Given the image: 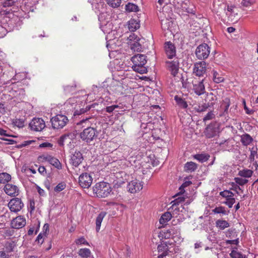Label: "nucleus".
Segmentation results:
<instances>
[{
  "label": "nucleus",
  "mask_w": 258,
  "mask_h": 258,
  "mask_svg": "<svg viewBox=\"0 0 258 258\" xmlns=\"http://www.w3.org/2000/svg\"><path fill=\"white\" fill-rule=\"evenodd\" d=\"M92 119V118L91 117H86L83 118L77 123L78 125H80L83 126H86L87 127L81 132L80 134L81 139L87 143L91 142L98 136V132L97 130L93 127L89 126L91 124L90 120Z\"/></svg>",
  "instance_id": "1"
},
{
  "label": "nucleus",
  "mask_w": 258,
  "mask_h": 258,
  "mask_svg": "<svg viewBox=\"0 0 258 258\" xmlns=\"http://www.w3.org/2000/svg\"><path fill=\"white\" fill-rule=\"evenodd\" d=\"M132 61L133 63L132 68L134 71L141 74L147 72V69L145 67L147 62L146 56L141 54L135 55L132 57Z\"/></svg>",
  "instance_id": "2"
},
{
  "label": "nucleus",
  "mask_w": 258,
  "mask_h": 258,
  "mask_svg": "<svg viewBox=\"0 0 258 258\" xmlns=\"http://www.w3.org/2000/svg\"><path fill=\"white\" fill-rule=\"evenodd\" d=\"M93 192L99 198L107 197L111 191L110 184L105 182L97 183L93 187Z\"/></svg>",
  "instance_id": "3"
},
{
  "label": "nucleus",
  "mask_w": 258,
  "mask_h": 258,
  "mask_svg": "<svg viewBox=\"0 0 258 258\" xmlns=\"http://www.w3.org/2000/svg\"><path fill=\"white\" fill-rule=\"evenodd\" d=\"M52 126L54 129L63 128L68 121L67 117L64 115L57 114L51 119Z\"/></svg>",
  "instance_id": "4"
},
{
  "label": "nucleus",
  "mask_w": 258,
  "mask_h": 258,
  "mask_svg": "<svg viewBox=\"0 0 258 258\" xmlns=\"http://www.w3.org/2000/svg\"><path fill=\"white\" fill-rule=\"evenodd\" d=\"M210 53V47L206 43L199 45L195 51L196 55L199 59H205L209 56Z\"/></svg>",
  "instance_id": "5"
},
{
  "label": "nucleus",
  "mask_w": 258,
  "mask_h": 258,
  "mask_svg": "<svg viewBox=\"0 0 258 258\" xmlns=\"http://www.w3.org/2000/svg\"><path fill=\"white\" fill-rule=\"evenodd\" d=\"M207 63L204 61L196 62L193 68V74L198 77L206 76Z\"/></svg>",
  "instance_id": "6"
},
{
  "label": "nucleus",
  "mask_w": 258,
  "mask_h": 258,
  "mask_svg": "<svg viewBox=\"0 0 258 258\" xmlns=\"http://www.w3.org/2000/svg\"><path fill=\"white\" fill-rule=\"evenodd\" d=\"M31 130L35 132H40L46 126L45 121L41 118H34L29 123Z\"/></svg>",
  "instance_id": "7"
},
{
  "label": "nucleus",
  "mask_w": 258,
  "mask_h": 258,
  "mask_svg": "<svg viewBox=\"0 0 258 258\" xmlns=\"http://www.w3.org/2000/svg\"><path fill=\"white\" fill-rule=\"evenodd\" d=\"M166 67L171 75L175 77L178 74L179 69V63L178 58H175L173 60L167 61Z\"/></svg>",
  "instance_id": "8"
},
{
  "label": "nucleus",
  "mask_w": 258,
  "mask_h": 258,
  "mask_svg": "<svg viewBox=\"0 0 258 258\" xmlns=\"http://www.w3.org/2000/svg\"><path fill=\"white\" fill-rule=\"evenodd\" d=\"M23 203L20 199L14 198L9 202L8 203V207H9L11 211L17 213L20 211L23 207Z\"/></svg>",
  "instance_id": "9"
},
{
  "label": "nucleus",
  "mask_w": 258,
  "mask_h": 258,
  "mask_svg": "<svg viewBox=\"0 0 258 258\" xmlns=\"http://www.w3.org/2000/svg\"><path fill=\"white\" fill-rule=\"evenodd\" d=\"M205 79H203L201 81L195 80L192 81V90L198 95L200 96L205 93V87L204 84Z\"/></svg>",
  "instance_id": "10"
},
{
  "label": "nucleus",
  "mask_w": 258,
  "mask_h": 258,
  "mask_svg": "<svg viewBox=\"0 0 258 258\" xmlns=\"http://www.w3.org/2000/svg\"><path fill=\"white\" fill-rule=\"evenodd\" d=\"M185 200V198L183 197H179L172 202L174 203L172 204L170 208L173 212V215L178 214L180 211L182 212V210H184V207L182 205H180L179 206V204L184 202Z\"/></svg>",
  "instance_id": "11"
},
{
  "label": "nucleus",
  "mask_w": 258,
  "mask_h": 258,
  "mask_svg": "<svg viewBox=\"0 0 258 258\" xmlns=\"http://www.w3.org/2000/svg\"><path fill=\"white\" fill-rule=\"evenodd\" d=\"M79 182L80 186L83 188H88L92 184V178L87 173H82L79 176Z\"/></svg>",
  "instance_id": "12"
},
{
  "label": "nucleus",
  "mask_w": 258,
  "mask_h": 258,
  "mask_svg": "<svg viewBox=\"0 0 258 258\" xmlns=\"http://www.w3.org/2000/svg\"><path fill=\"white\" fill-rule=\"evenodd\" d=\"M143 184L140 181L135 179L131 181L127 185L128 191L131 193H136L143 188Z\"/></svg>",
  "instance_id": "13"
},
{
  "label": "nucleus",
  "mask_w": 258,
  "mask_h": 258,
  "mask_svg": "<svg viewBox=\"0 0 258 258\" xmlns=\"http://www.w3.org/2000/svg\"><path fill=\"white\" fill-rule=\"evenodd\" d=\"M26 225V220L22 216H18L11 222V227L15 229H20Z\"/></svg>",
  "instance_id": "14"
},
{
  "label": "nucleus",
  "mask_w": 258,
  "mask_h": 258,
  "mask_svg": "<svg viewBox=\"0 0 258 258\" xmlns=\"http://www.w3.org/2000/svg\"><path fill=\"white\" fill-rule=\"evenodd\" d=\"M164 48L165 53L169 58H172L175 55V47L171 42H166L165 43Z\"/></svg>",
  "instance_id": "15"
},
{
  "label": "nucleus",
  "mask_w": 258,
  "mask_h": 258,
  "mask_svg": "<svg viewBox=\"0 0 258 258\" xmlns=\"http://www.w3.org/2000/svg\"><path fill=\"white\" fill-rule=\"evenodd\" d=\"M83 159L82 154L80 151H76L72 154L71 159V163L75 167H77L82 162Z\"/></svg>",
  "instance_id": "16"
},
{
  "label": "nucleus",
  "mask_w": 258,
  "mask_h": 258,
  "mask_svg": "<svg viewBox=\"0 0 258 258\" xmlns=\"http://www.w3.org/2000/svg\"><path fill=\"white\" fill-rule=\"evenodd\" d=\"M4 190L8 195L14 197L18 195L19 191L17 186L9 183L6 184Z\"/></svg>",
  "instance_id": "17"
},
{
  "label": "nucleus",
  "mask_w": 258,
  "mask_h": 258,
  "mask_svg": "<svg viewBox=\"0 0 258 258\" xmlns=\"http://www.w3.org/2000/svg\"><path fill=\"white\" fill-rule=\"evenodd\" d=\"M157 249L159 253L157 256L158 258H163L168 253V247L165 243H162L159 245Z\"/></svg>",
  "instance_id": "18"
},
{
  "label": "nucleus",
  "mask_w": 258,
  "mask_h": 258,
  "mask_svg": "<svg viewBox=\"0 0 258 258\" xmlns=\"http://www.w3.org/2000/svg\"><path fill=\"white\" fill-rule=\"evenodd\" d=\"M16 85H13V86L12 87V91L11 93L12 95L14 96V97L17 98L18 99L22 100L24 99L25 96V90L23 89H19L17 90H14Z\"/></svg>",
  "instance_id": "19"
},
{
  "label": "nucleus",
  "mask_w": 258,
  "mask_h": 258,
  "mask_svg": "<svg viewBox=\"0 0 258 258\" xmlns=\"http://www.w3.org/2000/svg\"><path fill=\"white\" fill-rule=\"evenodd\" d=\"M116 179V184L121 185L125 182L126 180V175L124 172H119L114 175Z\"/></svg>",
  "instance_id": "20"
},
{
  "label": "nucleus",
  "mask_w": 258,
  "mask_h": 258,
  "mask_svg": "<svg viewBox=\"0 0 258 258\" xmlns=\"http://www.w3.org/2000/svg\"><path fill=\"white\" fill-rule=\"evenodd\" d=\"M40 158H42L45 161L48 162L50 164L55 166L56 167H58L60 165V162L58 160L51 156L49 155L46 156H42L40 157Z\"/></svg>",
  "instance_id": "21"
},
{
  "label": "nucleus",
  "mask_w": 258,
  "mask_h": 258,
  "mask_svg": "<svg viewBox=\"0 0 258 258\" xmlns=\"http://www.w3.org/2000/svg\"><path fill=\"white\" fill-rule=\"evenodd\" d=\"M205 136L208 138H211L217 134L216 130L212 125H208L204 132Z\"/></svg>",
  "instance_id": "22"
},
{
  "label": "nucleus",
  "mask_w": 258,
  "mask_h": 258,
  "mask_svg": "<svg viewBox=\"0 0 258 258\" xmlns=\"http://www.w3.org/2000/svg\"><path fill=\"white\" fill-rule=\"evenodd\" d=\"M128 28L131 31H135L140 28V23L137 20L132 19L128 22Z\"/></svg>",
  "instance_id": "23"
},
{
  "label": "nucleus",
  "mask_w": 258,
  "mask_h": 258,
  "mask_svg": "<svg viewBox=\"0 0 258 258\" xmlns=\"http://www.w3.org/2000/svg\"><path fill=\"white\" fill-rule=\"evenodd\" d=\"M252 141V138L248 134H243L241 136L240 141L243 146H247L249 145Z\"/></svg>",
  "instance_id": "24"
},
{
  "label": "nucleus",
  "mask_w": 258,
  "mask_h": 258,
  "mask_svg": "<svg viewBox=\"0 0 258 258\" xmlns=\"http://www.w3.org/2000/svg\"><path fill=\"white\" fill-rule=\"evenodd\" d=\"M197 168V165L193 162H187L184 166V170L187 172H192Z\"/></svg>",
  "instance_id": "25"
},
{
  "label": "nucleus",
  "mask_w": 258,
  "mask_h": 258,
  "mask_svg": "<svg viewBox=\"0 0 258 258\" xmlns=\"http://www.w3.org/2000/svg\"><path fill=\"white\" fill-rule=\"evenodd\" d=\"M106 213L105 212H101L97 217L96 219V230L97 232L100 230L101 223Z\"/></svg>",
  "instance_id": "26"
},
{
  "label": "nucleus",
  "mask_w": 258,
  "mask_h": 258,
  "mask_svg": "<svg viewBox=\"0 0 258 258\" xmlns=\"http://www.w3.org/2000/svg\"><path fill=\"white\" fill-rule=\"evenodd\" d=\"M253 172V171L250 169H244L239 170L238 175L242 177L249 178L252 176Z\"/></svg>",
  "instance_id": "27"
},
{
  "label": "nucleus",
  "mask_w": 258,
  "mask_h": 258,
  "mask_svg": "<svg viewBox=\"0 0 258 258\" xmlns=\"http://www.w3.org/2000/svg\"><path fill=\"white\" fill-rule=\"evenodd\" d=\"M217 100V97L212 93H210L207 94L206 101L207 102V104L209 105V107L213 106Z\"/></svg>",
  "instance_id": "28"
},
{
  "label": "nucleus",
  "mask_w": 258,
  "mask_h": 258,
  "mask_svg": "<svg viewBox=\"0 0 258 258\" xmlns=\"http://www.w3.org/2000/svg\"><path fill=\"white\" fill-rule=\"evenodd\" d=\"M171 217L172 215L170 212H165L160 218L159 222L161 224H165L171 219Z\"/></svg>",
  "instance_id": "29"
},
{
  "label": "nucleus",
  "mask_w": 258,
  "mask_h": 258,
  "mask_svg": "<svg viewBox=\"0 0 258 258\" xmlns=\"http://www.w3.org/2000/svg\"><path fill=\"white\" fill-rule=\"evenodd\" d=\"M16 247V243L13 241H8L5 245V251L7 252L13 251Z\"/></svg>",
  "instance_id": "30"
},
{
  "label": "nucleus",
  "mask_w": 258,
  "mask_h": 258,
  "mask_svg": "<svg viewBox=\"0 0 258 258\" xmlns=\"http://www.w3.org/2000/svg\"><path fill=\"white\" fill-rule=\"evenodd\" d=\"M216 226L221 230H224L229 227V224L225 220H218L216 222Z\"/></svg>",
  "instance_id": "31"
},
{
  "label": "nucleus",
  "mask_w": 258,
  "mask_h": 258,
  "mask_svg": "<svg viewBox=\"0 0 258 258\" xmlns=\"http://www.w3.org/2000/svg\"><path fill=\"white\" fill-rule=\"evenodd\" d=\"M91 251L87 248H81L78 251L79 255L83 258H88L91 255Z\"/></svg>",
  "instance_id": "32"
},
{
  "label": "nucleus",
  "mask_w": 258,
  "mask_h": 258,
  "mask_svg": "<svg viewBox=\"0 0 258 258\" xmlns=\"http://www.w3.org/2000/svg\"><path fill=\"white\" fill-rule=\"evenodd\" d=\"M257 147H253L250 149V154L249 157V159L251 161L257 160L258 159V154L257 153Z\"/></svg>",
  "instance_id": "33"
},
{
  "label": "nucleus",
  "mask_w": 258,
  "mask_h": 258,
  "mask_svg": "<svg viewBox=\"0 0 258 258\" xmlns=\"http://www.w3.org/2000/svg\"><path fill=\"white\" fill-rule=\"evenodd\" d=\"M174 99L176 101L177 105L181 108H186L187 107V104L186 102L184 100V99H182L181 97H178L177 96H175L174 97Z\"/></svg>",
  "instance_id": "34"
},
{
  "label": "nucleus",
  "mask_w": 258,
  "mask_h": 258,
  "mask_svg": "<svg viewBox=\"0 0 258 258\" xmlns=\"http://www.w3.org/2000/svg\"><path fill=\"white\" fill-rule=\"evenodd\" d=\"M130 47L131 49L134 51L140 52L142 49V45L139 41H135L133 42H131Z\"/></svg>",
  "instance_id": "35"
},
{
  "label": "nucleus",
  "mask_w": 258,
  "mask_h": 258,
  "mask_svg": "<svg viewBox=\"0 0 258 258\" xmlns=\"http://www.w3.org/2000/svg\"><path fill=\"white\" fill-rule=\"evenodd\" d=\"M194 158L201 162H204L208 160L210 156L206 154H196Z\"/></svg>",
  "instance_id": "36"
},
{
  "label": "nucleus",
  "mask_w": 258,
  "mask_h": 258,
  "mask_svg": "<svg viewBox=\"0 0 258 258\" xmlns=\"http://www.w3.org/2000/svg\"><path fill=\"white\" fill-rule=\"evenodd\" d=\"M125 9L128 12L139 11L138 7L136 5L130 3L125 5Z\"/></svg>",
  "instance_id": "37"
},
{
  "label": "nucleus",
  "mask_w": 258,
  "mask_h": 258,
  "mask_svg": "<svg viewBox=\"0 0 258 258\" xmlns=\"http://www.w3.org/2000/svg\"><path fill=\"white\" fill-rule=\"evenodd\" d=\"M11 179V175L6 172L0 173V183H5L8 182Z\"/></svg>",
  "instance_id": "38"
},
{
  "label": "nucleus",
  "mask_w": 258,
  "mask_h": 258,
  "mask_svg": "<svg viewBox=\"0 0 258 258\" xmlns=\"http://www.w3.org/2000/svg\"><path fill=\"white\" fill-rule=\"evenodd\" d=\"M106 2L111 7L116 8L120 6L121 0H106Z\"/></svg>",
  "instance_id": "39"
},
{
  "label": "nucleus",
  "mask_w": 258,
  "mask_h": 258,
  "mask_svg": "<svg viewBox=\"0 0 258 258\" xmlns=\"http://www.w3.org/2000/svg\"><path fill=\"white\" fill-rule=\"evenodd\" d=\"M220 195L222 197L226 198V200L233 198L234 194L231 191L225 190L220 192Z\"/></svg>",
  "instance_id": "40"
},
{
  "label": "nucleus",
  "mask_w": 258,
  "mask_h": 258,
  "mask_svg": "<svg viewBox=\"0 0 258 258\" xmlns=\"http://www.w3.org/2000/svg\"><path fill=\"white\" fill-rule=\"evenodd\" d=\"M213 80L216 83H220L224 81V78L217 72H213Z\"/></svg>",
  "instance_id": "41"
},
{
  "label": "nucleus",
  "mask_w": 258,
  "mask_h": 258,
  "mask_svg": "<svg viewBox=\"0 0 258 258\" xmlns=\"http://www.w3.org/2000/svg\"><path fill=\"white\" fill-rule=\"evenodd\" d=\"M209 107V105L204 103L202 105H199L195 107V109L198 112H202L205 111Z\"/></svg>",
  "instance_id": "42"
},
{
  "label": "nucleus",
  "mask_w": 258,
  "mask_h": 258,
  "mask_svg": "<svg viewBox=\"0 0 258 258\" xmlns=\"http://www.w3.org/2000/svg\"><path fill=\"white\" fill-rule=\"evenodd\" d=\"M235 182L239 185H243L247 183L248 181L247 179H243L240 177H235L234 178Z\"/></svg>",
  "instance_id": "43"
},
{
  "label": "nucleus",
  "mask_w": 258,
  "mask_h": 258,
  "mask_svg": "<svg viewBox=\"0 0 258 258\" xmlns=\"http://www.w3.org/2000/svg\"><path fill=\"white\" fill-rule=\"evenodd\" d=\"M66 187V184L64 182H61L59 183L55 187L54 191L55 192H60L63 190Z\"/></svg>",
  "instance_id": "44"
},
{
  "label": "nucleus",
  "mask_w": 258,
  "mask_h": 258,
  "mask_svg": "<svg viewBox=\"0 0 258 258\" xmlns=\"http://www.w3.org/2000/svg\"><path fill=\"white\" fill-rule=\"evenodd\" d=\"M230 105V99L226 98L223 101L222 106L224 107V112H227Z\"/></svg>",
  "instance_id": "45"
},
{
  "label": "nucleus",
  "mask_w": 258,
  "mask_h": 258,
  "mask_svg": "<svg viewBox=\"0 0 258 258\" xmlns=\"http://www.w3.org/2000/svg\"><path fill=\"white\" fill-rule=\"evenodd\" d=\"M15 4L14 0H4L3 6L4 7H10L14 6Z\"/></svg>",
  "instance_id": "46"
},
{
  "label": "nucleus",
  "mask_w": 258,
  "mask_h": 258,
  "mask_svg": "<svg viewBox=\"0 0 258 258\" xmlns=\"http://www.w3.org/2000/svg\"><path fill=\"white\" fill-rule=\"evenodd\" d=\"M213 212L214 213L217 214L222 213L224 215L226 214V211H225V208L223 207H217L213 210Z\"/></svg>",
  "instance_id": "47"
},
{
  "label": "nucleus",
  "mask_w": 258,
  "mask_h": 258,
  "mask_svg": "<svg viewBox=\"0 0 258 258\" xmlns=\"http://www.w3.org/2000/svg\"><path fill=\"white\" fill-rule=\"evenodd\" d=\"M69 138V135H63L60 137V138L57 141V143L60 146H63L64 145V143L65 140Z\"/></svg>",
  "instance_id": "48"
},
{
  "label": "nucleus",
  "mask_w": 258,
  "mask_h": 258,
  "mask_svg": "<svg viewBox=\"0 0 258 258\" xmlns=\"http://www.w3.org/2000/svg\"><path fill=\"white\" fill-rule=\"evenodd\" d=\"M128 40L130 44L131 42H133L135 41H139L140 40V39L135 34H132L128 37Z\"/></svg>",
  "instance_id": "49"
},
{
  "label": "nucleus",
  "mask_w": 258,
  "mask_h": 258,
  "mask_svg": "<svg viewBox=\"0 0 258 258\" xmlns=\"http://www.w3.org/2000/svg\"><path fill=\"white\" fill-rule=\"evenodd\" d=\"M235 202V198H232L230 199H227L226 201L224 202H223L224 204L227 205L229 208H231L232 207L233 205L234 204Z\"/></svg>",
  "instance_id": "50"
},
{
  "label": "nucleus",
  "mask_w": 258,
  "mask_h": 258,
  "mask_svg": "<svg viewBox=\"0 0 258 258\" xmlns=\"http://www.w3.org/2000/svg\"><path fill=\"white\" fill-rule=\"evenodd\" d=\"M75 88L76 85H67L64 87V90L66 93H68L75 91Z\"/></svg>",
  "instance_id": "51"
},
{
  "label": "nucleus",
  "mask_w": 258,
  "mask_h": 258,
  "mask_svg": "<svg viewBox=\"0 0 258 258\" xmlns=\"http://www.w3.org/2000/svg\"><path fill=\"white\" fill-rule=\"evenodd\" d=\"M231 185H232L231 189L235 191L237 194H239L238 190H241L242 192H243V190L235 182H232Z\"/></svg>",
  "instance_id": "52"
},
{
  "label": "nucleus",
  "mask_w": 258,
  "mask_h": 258,
  "mask_svg": "<svg viewBox=\"0 0 258 258\" xmlns=\"http://www.w3.org/2000/svg\"><path fill=\"white\" fill-rule=\"evenodd\" d=\"M76 243L78 245H80V244H83L85 245H88V242L83 237L76 239Z\"/></svg>",
  "instance_id": "53"
},
{
  "label": "nucleus",
  "mask_w": 258,
  "mask_h": 258,
  "mask_svg": "<svg viewBox=\"0 0 258 258\" xmlns=\"http://www.w3.org/2000/svg\"><path fill=\"white\" fill-rule=\"evenodd\" d=\"M45 234L40 233L37 237L36 239V242H37L38 244H42L44 241V236H45Z\"/></svg>",
  "instance_id": "54"
},
{
  "label": "nucleus",
  "mask_w": 258,
  "mask_h": 258,
  "mask_svg": "<svg viewBox=\"0 0 258 258\" xmlns=\"http://www.w3.org/2000/svg\"><path fill=\"white\" fill-rule=\"evenodd\" d=\"M241 254L240 252L233 250L230 253V255L232 258H239Z\"/></svg>",
  "instance_id": "55"
},
{
  "label": "nucleus",
  "mask_w": 258,
  "mask_h": 258,
  "mask_svg": "<svg viewBox=\"0 0 258 258\" xmlns=\"http://www.w3.org/2000/svg\"><path fill=\"white\" fill-rule=\"evenodd\" d=\"M214 117V114L212 112H208L206 115L203 118L204 121H206L208 120H210L212 119Z\"/></svg>",
  "instance_id": "56"
},
{
  "label": "nucleus",
  "mask_w": 258,
  "mask_h": 258,
  "mask_svg": "<svg viewBox=\"0 0 258 258\" xmlns=\"http://www.w3.org/2000/svg\"><path fill=\"white\" fill-rule=\"evenodd\" d=\"M90 109V107H89L88 108V110H89ZM87 110V109H80L79 111V110H76L75 112H74V116H76V115H79L80 114H81L82 113H84L85 112H86Z\"/></svg>",
  "instance_id": "57"
},
{
  "label": "nucleus",
  "mask_w": 258,
  "mask_h": 258,
  "mask_svg": "<svg viewBox=\"0 0 258 258\" xmlns=\"http://www.w3.org/2000/svg\"><path fill=\"white\" fill-rule=\"evenodd\" d=\"M117 105H112L108 106L106 108V111L108 113H111L116 108H117Z\"/></svg>",
  "instance_id": "58"
},
{
  "label": "nucleus",
  "mask_w": 258,
  "mask_h": 258,
  "mask_svg": "<svg viewBox=\"0 0 258 258\" xmlns=\"http://www.w3.org/2000/svg\"><path fill=\"white\" fill-rule=\"evenodd\" d=\"M241 3L243 6L248 7L251 4V0H242Z\"/></svg>",
  "instance_id": "59"
},
{
  "label": "nucleus",
  "mask_w": 258,
  "mask_h": 258,
  "mask_svg": "<svg viewBox=\"0 0 258 258\" xmlns=\"http://www.w3.org/2000/svg\"><path fill=\"white\" fill-rule=\"evenodd\" d=\"M52 147V145L49 143H43L40 145V147L45 148V147H49L51 148Z\"/></svg>",
  "instance_id": "60"
},
{
  "label": "nucleus",
  "mask_w": 258,
  "mask_h": 258,
  "mask_svg": "<svg viewBox=\"0 0 258 258\" xmlns=\"http://www.w3.org/2000/svg\"><path fill=\"white\" fill-rule=\"evenodd\" d=\"M226 243L227 244H238V240L235 239V240H227Z\"/></svg>",
  "instance_id": "61"
},
{
  "label": "nucleus",
  "mask_w": 258,
  "mask_h": 258,
  "mask_svg": "<svg viewBox=\"0 0 258 258\" xmlns=\"http://www.w3.org/2000/svg\"><path fill=\"white\" fill-rule=\"evenodd\" d=\"M39 172L41 174L46 173V169L44 166H40L38 169Z\"/></svg>",
  "instance_id": "62"
},
{
  "label": "nucleus",
  "mask_w": 258,
  "mask_h": 258,
  "mask_svg": "<svg viewBox=\"0 0 258 258\" xmlns=\"http://www.w3.org/2000/svg\"><path fill=\"white\" fill-rule=\"evenodd\" d=\"M243 103L244 104V108L246 111V113L248 114H251L252 111L251 110H249V109H248L246 105L245 100L243 101Z\"/></svg>",
  "instance_id": "63"
},
{
  "label": "nucleus",
  "mask_w": 258,
  "mask_h": 258,
  "mask_svg": "<svg viewBox=\"0 0 258 258\" xmlns=\"http://www.w3.org/2000/svg\"><path fill=\"white\" fill-rule=\"evenodd\" d=\"M37 189L38 192L39 193V194L40 196H43L45 195L44 190L43 189L41 188L39 186H37Z\"/></svg>",
  "instance_id": "64"
}]
</instances>
